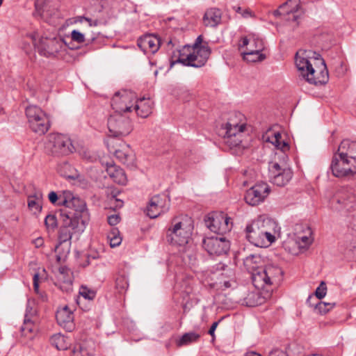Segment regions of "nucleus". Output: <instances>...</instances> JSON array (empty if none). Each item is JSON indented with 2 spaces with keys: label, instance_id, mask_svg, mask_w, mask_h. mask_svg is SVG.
Wrapping results in <instances>:
<instances>
[{
  "label": "nucleus",
  "instance_id": "obj_31",
  "mask_svg": "<svg viewBox=\"0 0 356 356\" xmlns=\"http://www.w3.org/2000/svg\"><path fill=\"white\" fill-rule=\"evenodd\" d=\"M356 151V142H351L348 139L341 141L337 152L341 156H350Z\"/></svg>",
  "mask_w": 356,
  "mask_h": 356
},
{
  "label": "nucleus",
  "instance_id": "obj_23",
  "mask_svg": "<svg viewBox=\"0 0 356 356\" xmlns=\"http://www.w3.org/2000/svg\"><path fill=\"white\" fill-rule=\"evenodd\" d=\"M263 263L264 259L259 254H250L244 259V267L251 274L252 282L254 273H259L261 269L264 268Z\"/></svg>",
  "mask_w": 356,
  "mask_h": 356
},
{
  "label": "nucleus",
  "instance_id": "obj_59",
  "mask_svg": "<svg viewBox=\"0 0 356 356\" xmlns=\"http://www.w3.org/2000/svg\"><path fill=\"white\" fill-rule=\"evenodd\" d=\"M28 313H29V317L31 318L35 314V311L29 305H27V307H26L25 314H27Z\"/></svg>",
  "mask_w": 356,
  "mask_h": 356
},
{
  "label": "nucleus",
  "instance_id": "obj_4",
  "mask_svg": "<svg viewBox=\"0 0 356 356\" xmlns=\"http://www.w3.org/2000/svg\"><path fill=\"white\" fill-rule=\"evenodd\" d=\"M268 223V220L259 218L248 224L245 227L248 241L257 247H268L275 240L267 227Z\"/></svg>",
  "mask_w": 356,
  "mask_h": 356
},
{
  "label": "nucleus",
  "instance_id": "obj_58",
  "mask_svg": "<svg viewBox=\"0 0 356 356\" xmlns=\"http://www.w3.org/2000/svg\"><path fill=\"white\" fill-rule=\"evenodd\" d=\"M106 21H102L101 19H96L95 20H92V24H90V26H97L100 24H106Z\"/></svg>",
  "mask_w": 356,
  "mask_h": 356
},
{
  "label": "nucleus",
  "instance_id": "obj_6",
  "mask_svg": "<svg viewBox=\"0 0 356 356\" xmlns=\"http://www.w3.org/2000/svg\"><path fill=\"white\" fill-rule=\"evenodd\" d=\"M284 272L278 266L269 264L261 269L259 273H254L253 285L259 290L268 291L272 286H277L282 280Z\"/></svg>",
  "mask_w": 356,
  "mask_h": 356
},
{
  "label": "nucleus",
  "instance_id": "obj_24",
  "mask_svg": "<svg viewBox=\"0 0 356 356\" xmlns=\"http://www.w3.org/2000/svg\"><path fill=\"white\" fill-rule=\"evenodd\" d=\"M222 11L217 8L207 9L203 16V22L206 26L216 27L221 23Z\"/></svg>",
  "mask_w": 356,
  "mask_h": 356
},
{
  "label": "nucleus",
  "instance_id": "obj_9",
  "mask_svg": "<svg viewBox=\"0 0 356 356\" xmlns=\"http://www.w3.org/2000/svg\"><path fill=\"white\" fill-rule=\"evenodd\" d=\"M330 170L332 175L338 178L353 177L356 174V157L341 156L334 153Z\"/></svg>",
  "mask_w": 356,
  "mask_h": 356
},
{
  "label": "nucleus",
  "instance_id": "obj_34",
  "mask_svg": "<svg viewBox=\"0 0 356 356\" xmlns=\"http://www.w3.org/2000/svg\"><path fill=\"white\" fill-rule=\"evenodd\" d=\"M58 172L61 176L70 179H74L76 177L74 168L67 162L60 163L58 165Z\"/></svg>",
  "mask_w": 356,
  "mask_h": 356
},
{
  "label": "nucleus",
  "instance_id": "obj_40",
  "mask_svg": "<svg viewBox=\"0 0 356 356\" xmlns=\"http://www.w3.org/2000/svg\"><path fill=\"white\" fill-rule=\"evenodd\" d=\"M33 323L31 318L29 317V313L24 315V324L21 327L22 334L26 335L31 333L33 330Z\"/></svg>",
  "mask_w": 356,
  "mask_h": 356
},
{
  "label": "nucleus",
  "instance_id": "obj_35",
  "mask_svg": "<svg viewBox=\"0 0 356 356\" xmlns=\"http://www.w3.org/2000/svg\"><path fill=\"white\" fill-rule=\"evenodd\" d=\"M178 58L176 60H170V67H172L174 65L177 63H181V62L178 61L179 60H184L186 59L188 55L194 54L193 51V47L190 44H184L181 47V49H177Z\"/></svg>",
  "mask_w": 356,
  "mask_h": 356
},
{
  "label": "nucleus",
  "instance_id": "obj_10",
  "mask_svg": "<svg viewBox=\"0 0 356 356\" xmlns=\"http://www.w3.org/2000/svg\"><path fill=\"white\" fill-rule=\"evenodd\" d=\"M46 149L51 155L59 157L72 153L74 147L70 138L63 134H56L49 136Z\"/></svg>",
  "mask_w": 356,
  "mask_h": 356
},
{
  "label": "nucleus",
  "instance_id": "obj_57",
  "mask_svg": "<svg viewBox=\"0 0 356 356\" xmlns=\"http://www.w3.org/2000/svg\"><path fill=\"white\" fill-rule=\"evenodd\" d=\"M250 41L251 39H248L247 37H243L241 38V44H240L241 47H244L248 46V44L250 45Z\"/></svg>",
  "mask_w": 356,
  "mask_h": 356
},
{
  "label": "nucleus",
  "instance_id": "obj_52",
  "mask_svg": "<svg viewBox=\"0 0 356 356\" xmlns=\"http://www.w3.org/2000/svg\"><path fill=\"white\" fill-rule=\"evenodd\" d=\"M268 356H288L287 353L279 348L273 349L269 352Z\"/></svg>",
  "mask_w": 356,
  "mask_h": 356
},
{
  "label": "nucleus",
  "instance_id": "obj_1",
  "mask_svg": "<svg viewBox=\"0 0 356 356\" xmlns=\"http://www.w3.org/2000/svg\"><path fill=\"white\" fill-rule=\"evenodd\" d=\"M70 205L76 206L77 209H60L62 225L58 231V244L55 248L58 261L64 259L70 253L73 234L82 233L90 220L89 212L84 200H74Z\"/></svg>",
  "mask_w": 356,
  "mask_h": 356
},
{
  "label": "nucleus",
  "instance_id": "obj_18",
  "mask_svg": "<svg viewBox=\"0 0 356 356\" xmlns=\"http://www.w3.org/2000/svg\"><path fill=\"white\" fill-rule=\"evenodd\" d=\"M270 191V187L266 183H258L246 191L244 200L247 204L255 206L264 202Z\"/></svg>",
  "mask_w": 356,
  "mask_h": 356
},
{
  "label": "nucleus",
  "instance_id": "obj_42",
  "mask_svg": "<svg viewBox=\"0 0 356 356\" xmlns=\"http://www.w3.org/2000/svg\"><path fill=\"white\" fill-rule=\"evenodd\" d=\"M52 0H35V13L34 15L38 16L42 15V10L50 3Z\"/></svg>",
  "mask_w": 356,
  "mask_h": 356
},
{
  "label": "nucleus",
  "instance_id": "obj_20",
  "mask_svg": "<svg viewBox=\"0 0 356 356\" xmlns=\"http://www.w3.org/2000/svg\"><path fill=\"white\" fill-rule=\"evenodd\" d=\"M129 100L130 96L127 92H123L122 94L120 92H115L111 100V106L115 111V114L132 111L133 105L129 104Z\"/></svg>",
  "mask_w": 356,
  "mask_h": 356
},
{
  "label": "nucleus",
  "instance_id": "obj_46",
  "mask_svg": "<svg viewBox=\"0 0 356 356\" xmlns=\"http://www.w3.org/2000/svg\"><path fill=\"white\" fill-rule=\"evenodd\" d=\"M250 46L252 47L253 50H258L259 51H262L264 49V41L262 39L252 36V38L250 41Z\"/></svg>",
  "mask_w": 356,
  "mask_h": 356
},
{
  "label": "nucleus",
  "instance_id": "obj_44",
  "mask_svg": "<svg viewBox=\"0 0 356 356\" xmlns=\"http://www.w3.org/2000/svg\"><path fill=\"white\" fill-rule=\"evenodd\" d=\"M58 12V9L53 1L49 3L47 7L42 10V15L41 17H51L55 15Z\"/></svg>",
  "mask_w": 356,
  "mask_h": 356
},
{
  "label": "nucleus",
  "instance_id": "obj_54",
  "mask_svg": "<svg viewBox=\"0 0 356 356\" xmlns=\"http://www.w3.org/2000/svg\"><path fill=\"white\" fill-rule=\"evenodd\" d=\"M203 41V37L202 35H200L195 40V42L191 45L193 48H197L198 47H201L204 44Z\"/></svg>",
  "mask_w": 356,
  "mask_h": 356
},
{
  "label": "nucleus",
  "instance_id": "obj_60",
  "mask_svg": "<svg viewBox=\"0 0 356 356\" xmlns=\"http://www.w3.org/2000/svg\"><path fill=\"white\" fill-rule=\"evenodd\" d=\"M301 241L305 243V245H309L311 243V241L309 237L304 236L300 238Z\"/></svg>",
  "mask_w": 356,
  "mask_h": 356
},
{
  "label": "nucleus",
  "instance_id": "obj_30",
  "mask_svg": "<svg viewBox=\"0 0 356 356\" xmlns=\"http://www.w3.org/2000/svg\"><path fill=\"white\" fill-rule=\"evenodd\" d=\"M42 193L41 191H36L33 195L28 197V207L34 213H40L42 209Z\"/></svg>",
  "mask_w": 356,
  "mask_h": 356
},
{
  "label": "nucleus",
  "instance_id": "obj_29",
  "mask_svg": "<svg viewBox=\"0 0 356 356\" xmlns=\"http://www.w3.org/2000/svg\"><path fill=\"white\" fill-rule=\"evenodd\" d=\"M115 282L118 293H125L129 285L127 273L124 270H120L115 276Z\"/></svg>",
  "mask_w": 356,
  "mask_h": 356
},
{
  "label": "nucleus",
  "instance_id": "obj_37",
  "mask_svg": "<svg viewBox=\"0 0 356 356\" xmlns=\"http://www.w3.org/2000/svg\"><path fill=\"white\" fill-rule=\"evenodd\" d=\"M65 336L60 334H56L51 337V343L58 350H66L67 348V343L66 342Z\"/></svg>",
  "mask_w": 356,
  "mask_h": 356
},
{
  "label": "nucleus",
  "instance_id": "obj_22",
  "mask_svg": "<svg viewBox=\"0 0 356 356\" xmlns=\"http://www.w3.org/2000/svg\"><path fill=\"white\" fill-rule=\"evenodd\" d=\"M137 44L145 54H154L159 49L160 40L150 34L145 35L138 39Z\"/></svg>",
  "mask_w": 356,
  "mask_h": 356
},
{
  "label": "nucleus",
  "instance_id": "obj_7",
  "mask_svg": "<svg viewBox=\"0 0 356 356\" xmlns=\"http://www.w3.org/2000/svg\"><path fill=\"white\" fill-rule=\"evenodd\" d=\"M27 37L31 40L39 54L47 58L55 57L65 47L64 40L60 38L41 37L37 40L35 33L28 34Z\"/></svg>",
  "mask_w": 356,
  "mask_h": 356
},
{
  "label": "nucleus",
  "instance_id": "obj_16",
  "mask_svg": "<svg viewBox=\"0 0 356 356\" xmlns=\"http://www.w3.org/2000/svg\"><path fill=\"white\" fill-rule=\"evenodd\" d=\"M270 173L273 183L278 186L286 185L293 177V172L285 161L282 165L273 163L270 165Z\"/></svg>",
  "mask_w": 356,
  "mask_h": 356
},
{
  "label": "nucleus",
  "instance_id": "obj_49",
  "mask_svg": "<svg viewBox=\"0 0 356 356\" xmlns=\"http://www.w3.org/2000/svg\"><path fill=\"white\" fill-rule=\"evenodd\" d=\"M71 38L73 41H75L78 43H82L85 42L84 34L77 30H73L71 32Z\"/></svg>",
  "mask_w": 356,
  "mask_h": 356
},
{
  "label": "nucleus",
  "instance_id": "obj_8",
  "mask_svg": "<svg viewBox=\"0 0 356 356\" xmlns=\"http://www.w3.org/2000/svg\"><path fill=\"white\" fill-rule=\"evenodd\" d=\"M26 116L30 129L39 135H43L50 128L51 123L48 115L36 105H29L25 109Z\"/></svg>",
  "mask_w": 356,
  "mask_h": 356
},
{
  "label": "nucleus",
  "instance_id": "obj_2",
  "mask_svg": "<svg viewBox=\"0 0 356 356\" xmlns=\"http://www.w3.org/2000/svg\"><path fill=\"white\" fill-rule=\"evenodd\" d=\"M316 54L315 59L320 63L319 66V76H315L314 74L316 72L315 68L313 67L310 61L304 57L296 54V65L298 70L301 72L303 77L306 78L307 81L314 85H324L327 83L329 80L328 70L325 60L321 57L319 54Z\"/></svg>",
  "mask_w": 356,
  "mask_h": 356
},
{
  "label": "nucleus",
  "instance_id": "obj_5",
  "mask_svg": "<svg viewBox=\"0 0 356 356\" xmlns=\"http://www.w3.org/2000/svg\"><path fill=\"white\" fill-rule=\"evenodd\" d=\"M234 117L229 118L228 121L222 124L218 130V135L223 137L225 143L231 147H236L242 143L243 132L245 129L244 122H239L236 118H242L241 113H235Z\"/></svg>",
  "mask_w": 356,
  "mask_h": 356
},
{
  "label": "nucleus",
  "instance_id": "obj_62",
  "mask_svg": "<svg viewBox=\"0 0 356 356\" xmlns=\"http://www.w3.org/2000/svg\"><path fill=\"white\" fill-rule=\"evenodd\" d=\"M78 18H79V19H78L79 22H82L83 20H85V21L88 22L89 23V24H92V20H93L91 18H89V17H87L85 16H79Z\"/></svg>",
  "mask_w": 356,
  "mask_h": 356
},
{
  "label": "nucleus",
  "instance_id": "obj_53",
  "mask_svg": "<svg viewBox=\"0 0 356 356\" xmlns=\"http://www.w3.org/2000/svg\"><path fill=\"white\" fill-rule=\"evenodd\" d=\"M220 321L221 320H219L218 321L213 322L208 331L209 334H210L212 337V341L215 340V338H216L215 330H216V327H218Z\"/></svg>",
  "mask_w": 356,
  "mask_h": 356
},
{
  "label": "nucleus",
  "instance_id": "obj_55",
  "mask_svg": "<svg viewBox=\"0 0 356 356\" xmlns=\"http://www.w3.org/2000/svg\"><path fill=\"white\" fill-rule=\"evenodd\" d=\"M316 300L317 299L314 296L310 295L307 299V304L310 307H314V309H315V304L316 302Z\"/></svg>",
  "mask_w": 356,
  "mask_h": 356
},
{
  "label": "nucleus",
  "instance_id": "obj_27",
  "mask_svg": "<svg viewBox=\"0 0 356 356\" xmlns=\"http://www.w3.org/2000/svg\"><path fill=\"white\" fill-rule=\"evenodd\" d=\"M300 8V0H287L280 6V9L284 10V14L286 15H292L293 21H296L298 15L295 13H297Z\"/></svg>",
  "mask_w": 356,
  "mask_h": 356
},
{
  "label": "nucleus",
  "instance_id": "obj_28",
  "mask_svg": "<svg viewBox=\"0 0 356 356\" xmlns=\"http://www.w3.org/2000/svg\"><path fill=\"white\" fill-rule=\"evenodd\" d=\"M95 344L92 340L83 341L79 350H74L71 356H96Z\"/></svg>",
  "mask_w": 356,
  "mask_h": 356
},
{
  "label": "nucleus",
  "instance_id": "obj_41",
  "mask_svg": "<svg viewBox=\"0 0 356 356\" xmlns=\"http://www.w3.org/2000/svg\"><path fill=\"white\" fill-rule=\"evenodd\" d=\"M118 234H119V231L117 229H113L108 236L110 245L112 248L118 246L122 242V238Z\"/></svg>",
  "mask_w": 356,
  "mask_h": 356
},
{
  "label": "nucleus",
  "instance_id": "obj_13",
  "mask_svg": "<svg viewBox=\"0 0 356 356\" xmlns=\"http://www.w3.org/2000/svg\"><path fill=\"white\" fill-rule=\"evenodd\" d=\"M193 54H190L186 59L179 60L184 66L200 68L205 65L209 60L211 49L207 42L204 45L197 48H193Z\"/></svg>",
  "mask_w": 356,
  "mask_h": 356
},
{
  "label": "nucleus",
  "instance_id": "obj_3",
  "mask_svg": "<svg viewBox=\"0 0 356 356\" xmlns=\"http://www.w3.org/2000/svg\"><path fill=\"white\" fill-rule=\"evenodd\" d=\"M193 230L191 218L186 216L174 218L166 232V241L172 245H184L188 243Z\"/></svg>",
  "mask_w": 356,
  "mask_h": 356
},
{
  "label": "nucleus",
  "instance_id": "obj_39",
  "mask_svg": "<svg viewBox=\"0 0 356 356\" xmlns=\"http://www.w3.org/2000/svg\"><path fill=\"white\" fill-rule=\"evenodd\" d=\"M79 293L86 300H92L96 297V291L88 288L86 286L81 285L79 288Z\"/></svg>",
  "mask_w": 356,
  "mask_h": 356
},
{
  "label": "nucleus",
  "instance_id": "obj_36",
  "mask_svg": "<svg viewBox=\"0 0 356 356\" xmlns=\"http://www.w3.org/2000/svg\"><path fill=\"white\" fill-rule=\"evenodd\" d=\"M243 57L245 60L252 63L261 61L266 58L264 54L258 50H253V49H248V51L243 53Z\"/></svg>",
  "mask_w": 356,
  "mask_h": 356
},
{
  "label": "nucleus",
  "instance_id": "obj_43",
  "mask_svg": "<svg viewBox=\"0 0 356 356\" xmlns=\"http://www.w3.org/2000/svg\"><path fill=\"white\" fill-rule=\"evenodd\" d=\"M44 225L48 230L54 231L58 226L56 216L54 214H48L44 218Z\"/></svg>",
  "mask_w": 356,
  "mask_h": 356
},
{
  "label": "nucleus",
  "instance_id": "obj_26",
  "mask_svg": "<svg viewBox=\"0 0 356 356\" xmlns=\"http://www.w3.org/2000/svg\"><path fill=\"white\" fill-rule=\"evenodd\" d=\"M106 172L114 182L122 185L127 183L126 175L121 168L113 164L108 165Z\"/></svg>",
  "mask_w": 356,
  "mask_h": 356
},
{
  "label": "nucleus",
  "instance_id": "obj_61",
  "mask_svg": "<svg viewBox=\"0 0 356 356\" xmlns=\"http://www.w3.org/2000/svg\"><path fill=\"white\" fill-rule=\"evenodd\" d=\"M273 15L275 17H280L282 15H284V10H282L281 9H280V8L277 10H275L273 12Z\"/></svg>",
  "mask_w": 356,
  "mask_h": 356
},
{
  "label": "nucleus",
  "instance_id": "obj_47",
  "mask_svg": "<svg viewBox=\"0 0 356 356\" xmlns=\"http://www.w3.org/2000/svg\"><path fill=\"white\" fill-rule=\"evenodd\" d=\"M233 10H235L236 13L241 14L243 18L255 17L254 13L250 8L243 10L241 6H233Z\"/></svg>",
  "mask_w": 356,
  "mask_h": 356
},
{
  "label": "nucleus",
  "instance_id": "obj_17",
  "mask_svg": "<svg viewBox=\"0 0 356 356\" xmlns=\"http://www.w3.org/2000/svg\"><path fill=\"white\" fill-rule=\"evenodd\" d=\"M202 246L211 255L227 254L229 250V241L224 237H207L202 241Z\"/></svg>",
  "mask_w": 356,
  "mask_h": 356
},
{
  "label": "nucleus",
  "instance_id": "obj_25",
  "mask_svg": "<svg viewBox=\"0 0 356 356\" xmlns=\"http://www.w3.org/2000/svg\"><path fill=\"white\" fill-rule=\"evenodd\" d=\"M153 104V102L149 98H142L136 101L134 109L138 116L145 118L152 113Z\"/></svg>",
  "mask_w": 356,
  "mask_h": 356
},
{
  "label": "nucleus",
  "instance_id": "obj_33",
  "mask_svg": "<svg viewBox=\"0 0 356 356\" xmlns=\"http://www.w3.org/2000/svg\"><path fill=\"white\" fill-rule=\"evenodd\" d=\"M200 337V334L195 332H186L179 339L176 340V345L177 347L188 346L192 343L197 341Z\"/></svg>",
  "mask_w": 356,
  "mask_h": 356
},
{
  "label": "nucleus",
  "instance_id": "obj_38",
  "mask_svg": "<svg viewBox=\"0 0 356 356\" xmlns=\"http://www.w3.org/2000/svg\"><path fill=\"white\" fill-rule=\"evenodd\" d=\"M334 306V302H325L321 300H317L315 304V312L319 314H325Z\"/></svg>",
  "mask_w": 356,
  "mask_h": 356
},
{
  "label": "nucleus",
  "instance_id": "obj_50",
  "mask_svg": "<svg viewBox=\"0 0 356 356\" xmlns=\"http://www.w3.org/2000/svg\"><path fill=\"white\" fill-rule=\"evenodd\" d=\"M266 140L271 143L276 147L277 146V144H280V141L282 140V135L280 132H274L271 136L268 137Z\"/></svg>",
  "mask_w": 356,
  "mask_h": 356
},
{
  "label": "nucleus",
  "instance_id": "obj_15",
  "mask_svg": "<svg viewBox=\"0 0 356 356\" xmlns=\"http://www.w3.org/2000/svg\"><path fill=\"white\" fill-rule=\"evenodd\" d=\"M170 200L165 193L153 196L147 207V215L150 218H156L170 209Z\"/></svg>",
  "mask_w": 356,
  "mask_h": 356
},
{
  "label": "nucleus",
  "instance_id": "obj_64",
  "mask_svg": "<svg viewBox=\"0 0 356 356\" xmlns=\"http://www.w3.org/2000/svg\"><path fill=\"white\" fill-rule=\"evenodd\" d=\"M245 356H262V355L258 353H256L254 351H250V352L246 353Z\"/></svg>",
  "mask_w": 356,
  "mask_h": 356
},
{
  "label": "nucleus",
  "instance_id": "obj_19",
  "mask_svg": "<svg viewBox=\"0 0 356 356\" xmlns=\"http://www.w3.org/2000/svg\"><path fill=\"white\" fill-rule=\"evenodd\" d=\"M49 202L58 206H63V209L70 210H75L77 209L76 206L70 205L74 200H83L79 197H74L72 193L69 191H65L62 195H58L55 191H51L48 195Z\"/></svg>",
  "mask_w": 356,
  "mask_h": 356
},
{
  "label": "nucleus",
  "instance_id": "obj_48",
  "mask_svg": "<svg viewBox=\"0 0 356 356\" xmlns=\"http://www.w3.org/2000/svg\"><path fill=\"white\" fill-rule=\"evenodd\" d=\"M276 148L279 149L282 152V157L283 159V161H285V160L288 159L287 155L285 154L286 152L289 151L290 149L289 145L287 142L284 140H281L280 144H277V146H276Z\"/></svg>",
  "mask_w": 356,
  "mask_h": 356
},
{
  "label": "nucleus",
  "instance_id": "obj_12",
  "mask_svg": "<svg viewBox=\"0 0 356 356\" xmlns=\"http://www.w3.org/2000/svg\"><path fill=\"white\" fill-rule=\"evenodd\" d=\"M107 125L110 133L108 138L127 136L132 130L130 120L122 114L110 115Z\"/></svg>",
  "mask_w": 356,
  "mask_h": 356
},
{
  "label": "nucleus",
  "instance_id": "obj_51",
  "mask_svg": "<svg viewBox=\"0 0 356 356\" xmlns=\"http://www.w3.org/2000/svg\"><path fill=\"white\" fill-rule=\"evenodd\" d=\"M120 217L119 215L113 214L108 217V222L110 225L114 226L119 223Z\"/></svg>",
  "mask_w": 356,
  "mask_h": 356
},
{
  "label": "nucleus",
  "instance_id": "obj_32",
  "mask_svg": "<svg viewBox=\"0 0 356 356\" xmlns=\"http://www.w3.org/2000/svg\"><path fill=\"white\" fill-rule=\"evenodd\" d=\"M263 302L264 298L261 297L257 291L249 292L242 300V305L250 307L261 305Z\"/></svg>",
  "mask_w": 356,
  "mask_h": 356
},
{
  "label": "nucleus",
  "instance_id": "obj_14",
  "mask_svg": "<svg viewBox=\"0 0 356 356\" xmlns=\"http://www.w3.org/2000/svg\"><path fill=\"white\" fill-rule=\"evenodd\" d=\"M230 220L224 212H213L208 215L205 223L211 232L222 235L231 230Z\"/></svg>",
  "mask_w": 356,
  "mask_h": 356
},
{
  "label": "nucleus",
  "instance_id": "obj_56",
  "mask_svg": "<svg viewBox=\"0 0 356 356\" xmlns=\"http://www.w3.org/2000/svg\"><path fill=\"white\" fill-rule=\"evenodd\" d=\"M33 288L35 292L38 293L39 289V274L35 273L33 275Z\"/></svg>",
  "mask_w": 356,
  "mask_h": 356
},
{
  "label": "nucleus",
  "instance_id": "obj_45",
  "mask_svg": "<svg viewBox=\"0 0 356 356\" xmlns=\"http://www.w3.org/2000/svg\"><path fill=\"white\" fill-rule=\"evenodd\" d=\"M327 292V286L326 284L324 281H322L319 286L316 288L315 291V298L317 299V300H321L322 298H323Z\"/></svg>",
  "mask_w": 356,
  "mask_h": 356
},
{
  "label": "nucleus",
  "instance_id": "obj_63",
  "mask_svg": "<svg viewBox=\"0 0 356 356\" xmlns=\"http://www.w3.org/2000/svg\"><path fill=\"white\" fill-rule=\"evenodd\" d=\"M227 267V266L226 264L221 262L216 265V269L218 270H225Z\"/></svg>",
  "mask_w": 356,
  "mask_h": 356
},
{
  "label": "nucleus",
  "instance_id": "obj_11",
  "mask_svg": "<svg viewBox=\"0 0 356 356\" xmlns=\"http://www.w3.org/2000/svg\"><path fill=\"white\" fill-rule=\"evenodd\" d=\"M106 144L108 151L113 153L119 161L128 166L134 165V155L128 145L116 138H108Z\"/></svg>",
  "mask_w": 356,
  "mask_h": 356
},
{
  "label": "nucleus",
  "instance_id": "obj_21",
  "mask_svg": "<svg viewBox=\"0 0 356 356\" xmlns=\"http://www.w3.org/2000/svg\"><path fill=\"white\" fill-rule=\"evenodd\" d=\"M56 319L58 324L67 332H72L74 330V314L67 305L57 310Z\"/></svg>",
  "mask_w": 356,
  "mask_h": 356
}]
</instances>
